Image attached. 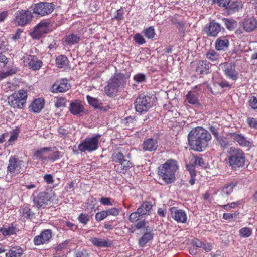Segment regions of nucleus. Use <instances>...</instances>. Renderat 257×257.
I'll return each mask as SVG.
<instances>
[{
  "mask_svg": "<svg viewBox=\"0 0 257 257\" xmlns=\"http://www.w3.org/2000/svg\"><path fill=\"white\" fill-rule=\"evenodd\" d=\"M230 138L240 146L244 147H250L252 146V142L241 134L232 133L230 134Z\"/></svg>",
  "mask_w": 257,
  "mask_h": 257,
  "instance_id": "nucleus-12",
  "label": "nucleus"
},
{
  "mask_svg": "<svg viewBox=\"0 0 257 257\" xmlns=\"http://www.w3.org/2000/svg\"><path fill=\"white\" fill-rule=\"evenodd\" d=\"M44 100L41 98H37L35 99L31 105L30 109L35 113H39L41 111L44 105Z\"/></svg>",
  "mask_w": 257,
  "mask_h": 257,
  "instance_id": "nucleus-27",
  "label": "nucleus"
},
{
  "mask_svg": "<svg viewBox=\"0 0 257 257\" xmlns=\"http://www.w3.org/2000/svg\"><path fill=\"white\" fill-rule=\"evenodd\" d=\"M51 26L50 21H42L36 26L31 35L33 38L39 39L43 35L49 32Z\"/></svg>",
  "mask_w": 257,
  "mask_h": 257,
  "instance_id": "nucleus-10",
  "label": "nucleus"
},
{
  "mask_svg": "<svg viewBox=\"0 0 257 257\" xmlns=\"http://www.w3.org/2000/svg\"><path fill=\"white\" fill-rule=\"evenodd\" d=\"M33 13L41 16L51 13L55 8V5L51 3L40 2L32 5Z\"/></svg>",
  "mask_w": 257,
  "mask_h": 257,
  "instance_id": "nucleus-9",
  "label": "nucleus"
},
{
  "mask_svg": "<svg viewBox=\"0 0 257 257\" xmlns=\"http://www.w3.org/2000/svg\"><path fill=\"white\" fill-rule=\"evenodd\" d=\"M100 202L103 205L112 206L114 201L113 199L109 197H102L100 199Z\"/></svg>",
  "mask_w": 257,
  "mask_h": 257,
  "instance_id": "nucleus-48",
  "label": "nucleus"
},
{
  "mask_svg": "<svg viewBox=\"0 0 257 257\" xmlns=\"http://www.w3.org/2000/svg\"><path fill=\"white\" fill-rule=\"evenodd\" d=\"M78 219L79 221L84 225H86L89 220V215L87 214L81 213Z\"/></svg>",
  "mask_w": 257,
  "mask_h": 257,
  "instance_id": "nucleus-50",
  "label": "nucleus"
},
{
  "mask_svg": "<svg viewBox=\"0 0 257 257\" xmlns=\"http://www.w3.org/2000/svg\"><path fill=\"white\" fill-rule=\"evenodd\" d=\"M245 155L243 151L239 148L231 147L228 158L230 166L233 169L242 167L245 164Z\"/></svg>",
  "mask_w": 257,
  "mask_h": 257,
  "instance_id": "nucleus-4",
  "label": "nucleus"
},
{
  "mask_svg": "<svg viewBox=\"0 0 257 257\" xmlns=\"http://www.w3.org/2000/svg\"><path fill=\"white\" fill-rule=\"evenodd\" d=\"M43 178L48 184H53L54 183L53 176L51 174L45 175Z\"/></svg>",
  "mask_w": 257,
  "mask_h": 257,
  "instance_id": "nucleus-62",
  "label": "nucleus"
},
{
  "mask_svg": "<svg viewBox=\"0 0 257 257\" xmlns=\"http://www.w3.org/2000/svg\"><path fill=\"white\" fill-rule=\"evenodd\" d=\"M143 33H144L145 37L148 39L153 38L155 35V30L152 26L145 29L143 30Z\"/></svg>",
  "mask_w": 257,
  "mask_h": 257,
  "instance_id": "nucleus-41",
  "label": "nucleus"
},
{
  "mask_svg": "<svg viewBox=\"0 0 257 257\" xmlns=\"http://www.w3.org/2000/svg\"><path fill=\"white\" fill-rule=\"evenodd\" d=\"M153 237V234L151 232L145 233L139 240V244L141 246H145L148 241L151 240Z\"/></svg>",
  "mask_w": 257,
  "mask_h": 257,
  "instance_id": "nucleus-35",
  "label": "nucleus"
},
{
  "mask_svg": "<svg viewBox=\"0 0 257 257\" xmlns=\"http://www.w3.org/2000/svg\"><path fill=\"white\" fill-rule=\"evenodd\" d=\"M14 21L17 26H25L32 20V13L28 10H20L16 12Z\"/></svg>",
  "mask_w": 257,
  "mask_h": 257,
  "instance_id": "nucleus-8",
  "label": "nucleus"
},
{
  "mask_svg": "<svg viewBox=\"0 0 257 257\" xmlns=\"http://www.w3.org/2000/svg\"><path fill=\"white\" fill-rule=\"evenodd\" d=\"M24 62L27 63L29 68L33 70L40 69L42 65V62L36 56L33 55H28L25 57Z\"/></svg>",
  "mask_w": 257,
  "mask_h": 257,
  "instance_id": "nucleus-17",
  "label": "nucleus"
},
{
  "mask_svg": "<svg viewBox=\"0 0 257 257\" xmlns=\"http://www.w3.org/2000/svg\"><path fill=\"white\" fill-rule=\"evenodd\" d=\"M209 64L206 60H200L196 64L195 71L200 75L206 74L208 73Z\"/></svg>",
  "mask_w": 257,
  "mask_h": 257,
  "instance_id": "nucleus-26",
  "label": "nucleus"
},
{
  "mask_svg": "<svg viewBox=\"0 0 257 257\" xmlns=\"http://www.w3.org/2000/svg\"><path fill=\"white\" fill-rule=\"evenodd\" d=\"M52 237V231L50 229L43 230L39 235L34 238V243L36 245L43 244L49 241Z\"/></svg>",
  "mask_w": 257,
  "mask_h": 257,
  "instance_id": "nucleus-13",
  "label": "nucleus"
},
{
  "mask_svg": "<svg viewBox=\"0 0 257 257\" xmlns=\"http://www.w3.org/2000/svg\"><path fill=\"white\" fill-rule=\"evenodd\" d=\"M70 87L71 85L68 83L67 79H62L59 85L54 84L53 85V92H64L69 90Z\"/></svg>",
  "mask_w": 257,
  "mask_h": 257,
  "instance_id": "nucleus-24",
  "label": "nucleus"
},
{
  "mask_svg": "<svg viewBox=\"0 0 257 257\" xmlns=\"http://www.w3.org/2000/svg\"><path fill=\"white\" fill-rule=\"evenodd\" d=\"M134 40L139 45H142L146 42L144 38L139 33H137L134 36Z\"/></svg>",
  "mask_w": 257,
  "mask_h": 257,
  "instance_id": "nucleus-49",
  "label": "nucleus"
},
{
  "mask_svg": "<svg viewBox=\"0 0 257 257\" xmlns=\"http://www.w3.org/2000/svg\"><path fill=\"white\" fill-rule=\"evenodd\" d=\"M107 214L105 210L98 212L95 215V219L97 221H101L107 217Z\"/></svg>",
  "mask_w": 257,
  "mask_h": 257,
  "instance_id": "nucleus-51",
  "label": "nucleus"
},
{
  "mask_svg": "<svg viewBox=\"0 0 257 257\" xmlns=\"http://www.w3.org/2000/svg\"><path fill=\"white\" fill-rule=\"evenodd\" d=\"M100 137V135H97L85 139L78 145L79 150L85 152L86 151L92 152L97 150L98 147V140Z\"/></svg>",
  "mask_w": 257,
  "mask_h": 257,
  "instance_id": "nucleus-6",
  "label": "nucleus"
},
{
  "mask_svg": "<svg viewBox=\"0 0 257 257\" xmlns=\"http://www.w3.org/2000/svg\"><path fill=\"white\" fill-rule=\"evenodd\" d=\"M84 106L79 100H76L70 104L69 111L74 115L80 116L84 112Z\"/></svg>",
  "mask_w": 257,
  "mask_h": 257,
  "instance_id": "nucleus-18",
  "label": "nucleus"
},
{
  "mask_svg": "<svg viewBox=\"0 0 257 257\" xmlns=\"http://www.w3.org/2000/svg\"><path fill=\"white\" fill-rule=\"evenodd\" d=\"M186 168L189 171L191 176L195 177L196 176L194 166L190 164L186 165Z\"/></svg>",
  "mask_w": 257,
  "mask_h": 257,
  "instance_id": "nucleus-61",
  "label": "nucleus"
},
{
  "mask_svg": "<svg viewBox=\"0 0 257 257\" xmlns=\"http://www.w3.org/2000/svg\"><path fill=\"white\" fill-rule=\"evenodd\" d=\"M18 231L16 226L13 224L0 228V232L4 236L16 234Z\"/></svg>",
  "mask_w": 257,
  "mask_h": 257,
  "instance_id": "nucleus-28",
  "label": "nucleus"
},
{
  "mask_svg": "<svg viewBox=\"0 0 257 257\" xmlns=\"http://www.w3.org/2000/svg\"><path fill=\"white\" fill-rule=\"evenodd\" d=\"M172 217L178 222L185 223L187 220V216L184 211L177 209L175 207L170 209Z\"/></svg>",
  "mask_w": 257,
  "mask_h": 257,
  "instance_id": "nucleus-19",
  "label": "nucleus"
},
{
  "mask_svg": "<svg viewBox=\"0 0 257 257\" xmlns=\"http://www.w3.org/2000/svg\"><path fill=\"white\" fill-rule=\"evenodd\" d=\"M190 164H191L192 165L195 166V165H199V166H202L204 165V161L202 158L194 156L193 157L190 162Z\"/></svg>",
  "mask_w": 257,
  "mask_h": 257,
  "instance_id": "nucleus-46",
  "label": "nucleus"
},
{
  "mask_svg": "<svg viewBox=\"0 0 257 257\" xmlns=\"http://www.w3.org/2000/svg\"><path fill=\"white\" fill-rule=\"evenodd\" d=\"M123 10L121 9L117 11V14L115 16V18L117 20H120L123 19Z\"/></svg>",
  "mask_w": 257,
  "mask_h": 257,
  "instance_id": "nucleus-64",
  "label": "nucleus"
},
{
  "mask_svg": "<svg viewBox=\"0 0 257 257\" xmlns=\"http://www.w3.org/2000/svg\"><path fill=\"white\" fill-rule=\"evenodd\" d=\"M239 213L235 212L234 213H224L223 215V218L227 220H231L232 219H235Z\"/></svg>",
  "mask_w": 257,
  "mask_h": 257,
  "instance_id": "nucleus-52",
  "label": "nucleus"
},
{
  "mask_svg": "<svg viewBox=\"0 0 257 257\" xmlns=\"http://www.w3.org/2000/svg\"><path fill=\"white\" fill-rule=\"evenodd\" d=\"M252 231V229L248 227H243L239 231V235L241 237L247 238L251 235Z\"/></svg>",
  "mask_w": 257,
  "mask_h": 257,
  "instance_id": "nucleus-42",
  "label": "nucleus"
},
{
  "mask_svg": "<svg viewBox=\"0 0 257 257\" xmlns=\"http://www.w3.org/2000/svg\"><path fill=\"white\" fill-rule=\"evenodd\" d=\"M188 139L191 148L195 151L201 152L203 148L207 146L211 136L207 131L198 127L191 130L188 134Z\"/></svg>",
  "mask_w": 257,
  "mask_h": 257,
  "instance_id": "nucleus-1",
  "label": "nucleus"
},
{
  "mask_svg": "<svg viewBox=\"0 0 257 257\" xmlns=\"http://www.w3.org/2000/svg\"><path fill=\"white\" fill-rule=\"evenodd\" d=\"M128 76L122 73L115 74L108 82L105 87V92L109 96H112L119 88H123L127 83Z\"/></svg>",
  "mask_w": 257,
  "mask_h": 257,
  "instance_id": "nucleus-3",
  "label": "nucleus"
},
{
  "mask_svg": "<svg viewBox=\"0 0 257 257\" xmlns=\"http://www.w3.org/2000/svg\"><path fill=\"white\" fill-rule=\"evenodd\" d=\"M105 211L107 214L108 216L109 215L117 216L120 213V210L116 208H112Z\"/></svg>",
  "mask_w": 257,
  "mask_h": 257,
  "instance_id": "nucleus-54",
  "label": "nucleus"
},
{
  "mask_svg": "<svg viewBox=\"0 0 257 257\" xmlns=\"http://www.w3.org/2000/svg\"><path fill=\"white\" fill-rule=\"evenodd\" d=\"M27 96L26 91L20 90L18 92H15L8 97V103L13 108L22 109L26 103Z\"/></svg>",
  "mask_w": 257,
  "mask_h": 257,
  "instance_id": "nucleus-5",
  "label": "nucleus"
},
{
  "mask_svg": "<svg viewBox=\"0 0 257 257\" xmlns=\"http://www.w3.org/2000/svg\"><path fill=\"white\" fill-rule=\"evenodd\" d=\"M8 70L6 72L9 76L16 74L19 70L16 67H12L11 68H8Z\"/></svg>",
  "mask_w": 257,
  "mask_h": 257,
  "instance_id": "nucleus-63",
  "label": "nucleus"
},
{
  "mask_svg": "<svg viewBox=\"0 0 257 257\" xmlns=\"http://www.w3.org/2000/svg\"><path fill=\"white\" fill-rule=\"evenodd\" d=\"M59 152L55 151L51 154H48V160L55 161L59 158Z\"/></svg>",
  "mask_w": 257,
  "mask_h": 257,
  "instance_id": "nucleus-59",
  "label": "nucleus"
},
{
  "mask_svg": "<svg viewBox=\"0 0 257 257\" xmlns=\"http://www.w3.org/2000/svg\"><path fill=\"white\" fill-rule=\"evenodd\" d=\"M229 45V41L227 36L217 38L215 42V48L217 51H225Z\"/></svg>",
  "mask_w": 257,
  "mask_h": 257,
  "instance_id": "nucleus-21",
  "label": "nucleus"
},
{
  "mask_svg": "<svg viewBox=\"0 0 257 257\" xmlns=\"http://www.w3.org/2000/svg\"><path fill=\"white\" fill-rule=\"evenodd\" d=\"M242 27L245 31L252 32L257 28V20L254 17L247 18L243 21Z\"/></svg>",
  "mask_w": 257,
  "mask_h": 257,
  "instance_id": "nucleus-22",
  "label": "nucleus"
},
{
  "mask_svg": "<svg viewBox=\"0 0 257 257\" xmlns=\"http://www.w3.org/2000/svg\"><path fill=\"white\" fill-rule=\"evenodd\" d=\"M8 62L9 59L2 53H0V68H4Z\"/></svg>",
  "mask_w": 257,
  "mask_h": 257,
  "instance_id": "nucleus-53",
  "label": "nucleus"
},
{
  "mask_svg": "<svg viewBox=\"0 0 257 257\" xmlns=\"http://www.w3.org/2000/svg\"><path fill=\"white\" fill-rule=\"evenodd\" d=\"M223 21L226 27V28L228 30H232L236 27V22L233 20L224 18L223 19Z\"/></svg>",
  "mask_w": 257,
  "mask_h": 257,
  "instance_id": "nucleus-43",
  "label": "nucleus"
},
{
  "mask_svg": "<svg viewBox=\"0 0 257 257\" xmlns=\"http://www.w3.org/2000/svg\"><path fill=\"white\" fill-rule=\"evenodd\" d=\"M124 156L121 152L114 153L112 155V161L120 163L124 159Z\"/></svg>",
  "mask_w": 257,
  "mask_h": 257,
  "instance_id": "nucleus-44",
  "label": "nucleus"
},
{
  "mask_svg": "<svg viewBox=\"0 0 257 257\" xmlns=\"http://www.w3.org/2000/svg\"><path fill=\"white\" fill-rule=\"evenodd\" d=\"M236 185V182H231L225 185L221 190V195L228 197L233 192V188Z\"/></svg>",
  "mask_w": 257,
  "mask_h": 257,
  "instance_id": "nucleus-31",
  "label": "nucleus"
},
{
  "mask_svg": "<svg viewBox=\"0 0 257 257\" xmlns=\"http://www.w3.org/2000/svg\"><path fill=\"white\" fill-rule=\"evenodd\" d=\"M152 205L150 202H144L141 206L137 209V213L142 216L146 214H149V212L152 209Z\"/></svg>",
  "mask_w": 257,
  "mask_h": 257,
  "instance_id": "nucleus-29",
  "label": "nucleus"
},
{
  "mask_svg": "<svg viewBox=\"0 0 257 257\" xmlns=\"http://www.w3.org/2000/svg\"><path fill=\"white\" fill-rule=\"evenodd\" d=\"M223 29L220 24L213 21L210 22L208 26L205 27L204 31L208 36L216 37Z\"/></svg>",
  "mask_w": 257,
  "mask_h": 257,
  "instance_id": "nucleus-14",
  "label": "nucleus"
},
{
  "mask_svg": "<svg viewBox=\"0 0 257 257\" xmlns=\"http://www.w3.org/2000/svg\"><path fill=\"white\" fill-rule=\"evenodd\" d=\"M158 146V141L155 139L149 138L143 142L142 148L146 151H153L156 150Z\"/></svg>",
  "mask_w": 257,
  "mask_h": 257,
  "instance_id": "nucleus-23",
  "label": "nucleus"
},
{
  "mask_svg": "<svg viewBox=\"0 0 257 257\" xmlns=\"http://www.w3.org/2000/svg\"><path fill=\"white\" fill-rule=\"evenodd\" d=\"M49 201L48 195L46 193L41 192L34 197L33 202L34 206L38 208H44Z\"/></svg>",
  "mask_w": 257,
  "mask_h": 257,
  "instance_id": "nucleus-15",
  "label": "nucleus"
},
{
  "mask_svg": "<svg viewBox=\"0 0 257 257\" xmlns=\"http://www.w3.org/2000/svg\"><path fill=\"white\" fill-rule=\"evenodd\" d=\"M178 169L177 162L169 159L159 167L158 174L165 182L171 183L175 180V173Z\"/></svg>",
  "mask_w": 257,
  "mask_h": 257,
  "instance_id": "nucleus-2",
  "label": "nucleus"
},
{
  "mask_svg": "<svg viewBox=\"0 0 257 257\" xmlns=\"http://www.w3.org/2000/svg\"><path fill=\"white\" fill-rule=\"evenodd\" d=\"M216 139L222 148H225L229 145L228 139L225 136H219Z\"/></svg>",
  "mask_w": 257,
  "mask_h": 257,
  "instance_id": "nucleus-38",
  "label": "nucleus"
},
{
  "mask_svg": "<svg viewBox=\"0 0 257 257\" xmlns=\"http://www.w3.org/2000/svg\"><path fill=\"white\" fill-rule=\"evenodd\" d=\"M249 105L253 109H257V97L251 96L250 97L249 101Z\"/></svg>",
  "mask_w": 257,
  "mask_h": 257,
  "instance_id": "nucleus-56",
  "label": "nucleus"
},
{
  "mask_svg": "<svg viewBox=\"0 0 257 257\" xmlns=\"http://www.w3.org/2000/svg\"><path fill=\"white\" fill-rule=\"evenodd\" d=\"M67 102V100L65 98L60 97H57L56 100L54 101L55 102V106L56 108H61L64 107L66 106V103Z\"/></svg>",
  "mask_w": 257,
  "mask_h": 257,
  "instance_id": "nucleus-40",
  "label": "nucleus"
},
{
  "mask_svg": "<svg viewBox=\"0 0 257 257\" xmlns=\"http://www.w3.org/2000/svg\"><path fill=\"white\" fill-rule=\"evenodd\" d=\"M134 80L138 83L143 82L146 80V76L143 74H138L134 76Z\"/></svg>",
  "mask_w": 257,
  "mask_h": 257,
  "instance_id": "nucleus-55",
  "label": "nucleus"
},
{
  "mask_svg": "<svg viewBox=\"0 0 257 257\" xmlns=\"http://www.w3.org/2000/svg\"><path fill=\"white\" fill-rule=\"evenodd\" d=\"M22 213L23 216L27 218H31L34 215V214L31 211L30 209L28 207H24L22 208Z\"/></svg>",
  "mask_w": 257,
  "mask_h": 257,
  "instance_id": "nucleus-47",
  "label": "nucleus"
},
{
  "mask_svg": "<svg viewBox=\"0 0 257 257\" xmlns=\"http://www.w3.org/2000/svg\"><path fill=\"white\" fill-rule=\"evenodd\" d=\"M243 7V4L241 1H235L230 3L229 5L228 11L232 13L239 11Z\"/></svg>",
  "mask_w": 257,
  "mask_h": 257,
  "instance_id": "nucleus-33",
  "label": "nucleus"
},
{
  "mask_svg": "<svg viewBox=\"0 0 257 257\" xmlns=\"http://www.w3.org/2000/svg\"><path fill=\"white\" fill-rule=\"evenodd\" d=\"M89 240L93 245L98 247H108L111 245V241L108 239L93 237Z\"/></svg>",
  "mask_w": 257,
  "mask_h": 257,
  "instance_id": "nucleus-25",
  "label": "nucleus"
},
{
  "mask_svg": "<svg viewBox=\"0 0 257 257\" xmlns=\"http://www.w3.org/2000/svg\"><path fill=\"white\" fill-rule=\"evenodd\" d=\"M23 162L11 156L9 160L7 171L11 175L18 174L21 172Z\"/></svg>",
  "mask_w": 257,
  "mask_h": 257,
  "instance_id": "nucleus-11",
  "label": "nucleus"
},
{
  "mask_svg": "<svg viewBox=\"0 0 257 257\" xmlns=\"http://www.w3.org/2000/svg\"><path fill=\"white\" fill-rule=\"evenodd\" d=\"M80 40V37L76 34L72 33L66 36L65 42L69 45L78 43Z\"/></svg>",
  "mask_w": 257,
  "mask_h": 257,
  "instance_id": "nucleus-36",
  "label": "nucleus"
},
{
  "mask_svg": "<svg viewBox=\"0 0 257 257\" xmlns=\"http://www.w3.org/2000/svg\"><path fill=\"white\" fill-rule=\"evenodd\" d=\"M142 216L140 215L139 213H137V210L134 212L132 213L129 217V220L131 222H136L139 220L140 216Z\"/></svg>",
  "mask_w": 257,
  "mask_h": 257,
  "instance_id": "nucleus-57",
  "label": "nucleus"
},
{
  "mask_svg": "<svg viewBox=\"0 0 257 257\" xmlns=\"http://www.w3.org/2000/svg\"><path fill=\"white\" fill-rule=\"evenodd\" d=\"M219 55L213 50H209L206 54V58L211 62L218 60Z\"/></svg>",
  "mask_w": 257,
  "mask_h": 257,
  "instance_id": "nucleus-37",
  "label": "nucleus"
},
{
  "mask_svg": "<svg viewBox=\"0 0 257 257\" xmlns=\"http://www.w3.org/2000/svg\"><path fill=\"white\" fill-rule=\"evenodd\" d=\"M69 60L66 56L63 55L59 56L56 58V64L59 68H63L67 66Z\"/></svg>",
  "mask_w": 257,
  "mask_h": 257,
  "instance_id": "nucleus-32",
  "label": "nucleus"
},
{
  "mask_svg": "<svg viewBox=\"0 0 257 257\" xmlns=\"http://www.w3.org/2000/svg\"><path fill=\"white\" fill-rule=\"evenodd\" d=\"M87 100L88 103L92 106L97 108L101 104L99 100L97 98H93L89 95L87 96Z\"/></svg>",
  "mask_w": 257,
  "mask_h": 257,
  "instance_id": "nucleus-45",
  "label": "nucleus"
},
{
  "mask_svg": "<svg viewBox=\"0 0 257 257\" xmlns=\"http://www.w3.org/2000/svg\"><path fill=\"white\" fill-rule=\"evenodd\" d=\"M23 252V249L20 247H12L6 253V257H21Z\"/></svg>",
  "mask_w": 257,
  "mask_h": 257,
  "instance_id": "nucleus-30",
  "label": "nucleus"
},
{
  "mask_svg": "<svg viewBox=\"0 0 257 257\" xmlns=\"http://www.w3.org/2000/svg\"><path fill=\"white\" fill-rule=\"evenodd\" d=\"M239 204L238 202H232L230 204H228L226 205H222L221 207H222L225 210L228 211L231 209V208H234Z\"/></svg>",
  "mask_w": 257,
  "mask_h": 257,
  "instance_id": "nucleus-60",
  "label": "nucleus"
},
{
  "mask_svg": "<svg viewBox=\"0 0 257 257\" xmlns=\"http://www.w3.org/2000/svg\"><path fill=\"white\" fill-rule=\"evenodd\" d=\"M51 151V147H44L33 151L34 159H38L42 162L48 160V152Z\"/></svg>",
  "mask_w": 257,
  "mask_h": 257,
  "instance_id": "nucleus-20",
  "label": "nucleus"
},
{
  "mask_svg": "<svg viewBox=\"0 0 257 257\" xmlns=\"http://www.w3.org/2000/svg\"><path fill=\"white\" fill-rule=\"evenodd\" d=\"M247 123L250 127L257 128L256 119L252 117H249L247 119Z\"/></svg>",
  "mask_w": 257,
  "mask_h": 257,
  "instance_id": "nucleus-58",
  "label": "nucleus"
},
{
  "mask_svg": "<svg viewBox=\"0 0 257 257\" xmlns=\"http://www.w3.org/2000/svg\"><path fill=\"white\" fill-rule=\"evenodd\" d=\"M120 164L121 166L120 172L123 174L125 173L126 171L132 166V163L129 160H127L125 159L120 163Z\"/></svg>",
  "mask_w": 257,
  "mask_h": 257,
  "instance_id": "nucleus-39",
  "label": "nucleus"
},
{
  "mask_svg": "<svg viewBox=\"0 0 257 257\" xmlns=\"http://www.w3.org/2000/svg\"><path fill=\"white\" fill-rule=\"evenodd\" d=\"M224 71L226 76L233 80H236L238 78V73L235 70L234 63H225L224 65Z\"/></svg>",
  "mask_w": 257,
  "mask_h": 257,
  "instance_id": "nucleus-16",
  "label": "nucleus"
},
{
  "mask_svg": "<svg viewBox=\"0 0 257 257\" xmlns=\"http://www.w3.org/2000/svg\"><path fill=\"white\" fill-rule=\"evenodd\" d=\"M186 100L190 104H197L198 98L196 93L192 92H189L186 95Z\"/></svg>",
  "mask_w": 257,
  "mask_h": 257,
  "instance_id": "nucleus-34",
  "label": "nucleus"
},
{
  "mask_svg": "<svg viewBox=\"0 0 257 257\" xmlns=\"http://www.w3.org/2000/svg\"><path fill=\"white\" fill-rule=\"evenodd\" d=\"M151 98L144 94H140L136 98L135 107L136 111L142 114L148 111L152 107Z\"/></svg>",
  "mask_w": 257,
  "mask_h": 257,
  "instance_id": "nucleus-7",
  "label": "nucleus"
}]
</instances>
